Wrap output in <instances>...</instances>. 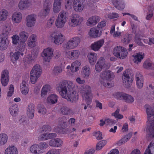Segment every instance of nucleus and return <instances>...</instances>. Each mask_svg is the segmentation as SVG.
Returning <instances> with one entry per match:
<instances>
[{
    "label": "nucleus",
    "instance_id": "1",
    "mask_svg": "<svg viewBox=\"0 0 154 154\" xmlns=\"http://www.w3.org/2000/svg\"><path fill=\"white\" fill-rule=\"evenodd\" d=\"M73 83L64 80L57 85V89L62 97L72 103L75 102L78 99V95L73 90Z\"/></svg>",
    "mask_w": 154,
    "mask_h": 154
},
{
    "label": "nucleus",
    "instance_id": "2",
    "mask_svg": "<svg viewBox=\"0 0 154 154\" xmlns=\"http://www.w3.org/2000/svg\"><path fill=\"white\" fill-rule=\"evenodd\" d=\"M144 107L147 115V134L150 138H154V111L151 110V107L148 104L145 105Z\"/></svg>",
    "mask_w": 154,
    "mask_h": 154
},
{
    "label": "nucleus",
    "instance_id": "3",
    "mask_svg": "<svg viewBox=\"0 0 154 154\" xmlns=\"http://www.w3.org/2000/svg\"><path fill=\"white\" fill-rule=\"evenodd\" d=\"M100 76L101 79L100 80V82L101 84L105 87L110 88L112 87V85L109 82L114 77V74L112 72L109 71H103L101 73Z\"/></svg>",
    "mask_w": 154,
    "mask_h": 154
},
{
    "label": "nucleus",
    "instance_id": "4",
    "mask_svg": "<svg viewBox=\"0 0 154 154\" xmlns=\"http://www.w3.org/2000/svg\"><path fill=\"white\" fill-rule=\"evenodd\" d=\"M42 70L40 65L36 64L33 67L30 73V79L32 84H35L42 74Z\"/></svg>",
    "mask_w": 154,
    "mask_h": 154
},
{
    "label": "nucleus",
    "instance_id": "5",
    "mask_svg": "<svg viewBox=\"0 0 154 154\" xmlns=\"http://www.w3.org/2000/svg\"><path fill=\"white\" fill-rule=\"evenodd\" d=\"M113 55L118 58L123 59L125 58L128 55L126 49L120 46L115 47L113 51Z\"/></svg>",
    "mask_w": 154,
    "mask_h": 154
},
{
    "label": "nucleus",
    "instance_id": "6",
    "mask_svg": "<svg viewBox=\"0 0 154 154\" xmlns=\"http://www.w3.org/2000/svg\"><path fill=\"white\" fill-rule=\"evenodd\" d=\"M82 94L83 97L85 99L87 104H90L92 100L91 87L88 85H85L83 88Z\"/></svg>",
    "mask_w": 154,
    "mask_h": 154
},
{
    "label": "nucleus",
    "instance_id": "7",
    "mask_svg": "<svg viewBox=\"0 0 154 154\" xmlns=\"http://www.w3.org/2000/svg\"><path fill=\"white\" fill-rule=\"evenodd\" d=\"M9 43L7 33H2L0 35V50L6 49L9 46Z\"/></svg>",
    "mask_w": 154,
    "mask_h": 154
},
{
    "label": "nucleus",
    "instance_id": "8",
    "mask_svg": "<svg viewBox=\"0 0 154 154\" xmlns=\"http://www.w3.org/2000/svg\"><path fill=\"white\" fill-rule=\"evenodd\" d=\"M66 11H63L61 12L58 15L56 21V26L58 28L62 27L66 21Z\"/></svg>",
    "mask_w": 154,
    "mask_h": 154
},
{
    "label": "nucleus",
    "instance_id": "9",
    "mask_svg": "<svg viewBox=\"0 0 154 154\" xmlns=\"http://www.w3.org/2000/svg\"><path fill=\"white\" fill-rule=\"evenodd\" d=\"M80 38L76 36L70 38L65 45V47L68 49H74L77 47L80 42Z\"/></svg>",
    "mask_w": 154,
    "mask_h": 154
},
{
    "label": "nucleus",
    "instance_id": "10",
    "mask_svg": "<svg viewBox=\"0 0 154 154\" xmlns=\"http://www.w3.org/2000/svg\"><path fill=\"white\" fill-rule=\"evenodd\" d=\"M83 20V18L76 14H73L70 18L69 25L72 27H75L80 25Z\"/></svg>",
    "mask_w": 154,
    "mask_h": 154
},
{
    "label": "nucleus",
    "instance_id": "11",
    "mask_svg": "<svg viewBox=\"0 0 154 154\" xmlns=\"http://www.w3.org/2000/svg\"><path fill=\"white\" fill-rule=\"evenodd\" d=\"M54 50L51 48H48L43 51L41 56L44 61L45 62H49L51 59L53 54Z\"/></svg>",
    "mask_w": 154,
    "mask_h": 154
},
{
    "label": "nucleus",
    "instance_id": "12",
    "mask_svg": "<svg viewBox=\"0 0 154 154\" xmlns=\"http://www.w3.org/2000/svg\"><path fill=\"white\" fill-rule=\"evenodd\" d=\"M59 123L60 126H59V131H62L63 134H65L67 133L65 128L68 126V123L67 122V119L66 117L64 116L59 119Z\"/></svg>",
    "mask_w": 154,
    "mask_h": 154
},
{
    "label": "nucleus",
    "instance_id": "13",
    "mask_svg": "<svg viewBox=\"0 0 154 154\" xmlns=\"http://www.w3.org/2000/svg\"><path fill=\"white\" fill-rule=\"evenodd\" d=\"M51 6V0H45L44 5V9L40 12V15L44 17L48 15L49 13Z\"/></svg>",
    "mask_w": 154,
    "mask_h": 154
},
{
    "label": "nucleus",
    "instance_id": "14",
    "mask_svg": "<svg viewBox=\"0 0 154 154\" xmlns=\"http://www.w3.org/2000/svg\"><path fill=\"white\" fill-rule=\"evenodd\" d=\"M123 82L127 86L128 88H129L131 85L133 80L130 78L128 73V70H126L123 73V75L122 76Z\"/></svg>",
    "mask_w": 154,
    "mask_h": 154
},
{
    "label": "nucleus",
    "instance_id": "15",
    "mask_svg": "<svg viewBox=\"0 0 154 154\" xmlns=\"http://www.w3.org/2000/svg\"><path fill=\"white\" fill-rule=\"evenodd\" d=\"M84 0H74L73 2V8L76 11L81 12L84 8L83 3Z\"/></svg>",
    "mask_w": 154,
    "mask_h": 154
},
{
    "label": "nucleus",
    "instance_id": "16",
    "mask_svg": "<svg viewBox=\"0 0 154 154\" xmlns=\"http://www.w3.org/2000/svg\"><path fill=\"white\" fill-rule=\"evenodd\" d=\"M9 72L8 70H4L2 73L1 82L2 85L4 86H6L9 81Z\"/></svg>",
    "mask_w": 154,
    "mask_h": 154
},
{
    "label": "nucleus",
    "instance_id": "17",
    "mask_svg": "<svg viewBox=\"0 0 154 154\" xmlns=\"http://www.w3.org/2000/svg\"><path fill=\"white\" fill-rule=\"evenodd\" d=\"M136 85L139 89L142 88L143 84V78L142 75L139 73H137L135 76Z\"/></svg>",
    "mask_w": 154,
    "mask_h": 154
},
{
    "label": "nucleus",
    "instance_id": "18",
    "mask_svg": "<svg viewBox=\"0 0 154 154\" xmlns=\"http://www.w3.org/2000/svg\"><path fill=\"white\" fill-rule=\"evenodd\" d=\"M62 144L63 141L59 138L52 139L49 142V144L50 146L54 147H60Z\"/></svg>",
    "mask_w": 154,
    "mask_h": 154
},
{
    "label": "nucleus",
    "instance_id": "19",
    "mask_svg": "<svg viewBox=\"0 0 154 154\" xmlns=\"http://www.w3.org/2000/svg\"><path fill=\"white\" fill-rule=\"evenodd\" d=\"M36 20L35 15L33 14L29 15L26 17V24L28 27L34 26Z\"/></svg>",
    "mask_w": 154,
    "mask_h": 154
},
{
    "label": "nucleus",
    "instance_id": "20",
    "mask_svg": "<svg viewBox=\"0 0 154 154\" xmlns=\"http://www.w3.org/2000/svg\"><path fill=\"white\" fill-rule=\"evenodd\" d=\"M57 136L55 133H44L42 134L39 137L40 140H45L55 138Z\"/></svg>",
    "mask_w": 154,
    "mask_h": 154
},
{
    "label": "nucleus",
    "instance_id": "21",
    "mask_svg": "<svg viewBox=\"0 0 154 154\" xmlns=\"http://www.w3.org/2000/svg\"><path fill=\"white\" fill-rule=\"evenodd\" d=\"M114 6L118 9L122 10L125 7V3L122 0H112Z\"/></svg>",
    "mask_w": 154,
    "mask_h": 154
},
{
    "label": "nucleus",
    "instance_id": "22",
    "mask_svg": "<svg viewBox=\"0 0 154 154\" xmlns=\"http://www.w3.org/2000/svg\"><path fill=\"white\" fill-rule=\"evenodd\" d=\"M104 42V40L103 39L95 42L91 45V48L95 51H98L101 47Z\"/></svg>",
    "mask_w": 154,
    "mask_h": 154
},
{
    "label": "nucleus",
    "instance_id": "23",
    "mask_svg": "<svg viewBox=\"0 0 154 154\" xmlns=\"http://www.w3.org/2000/svg\"><path fill=\"white\" fill-rule=\"evenodd\" d=\"M69 58L71 60H75L78 58L80 55V52L78 50H73L67 53Z\"/></svg>",
    "mask_w": 154,
    "mask_h": 154
},
{
    "label": "nucleus",
    "instance_id": "24",
    "mask_svg": "<svg viewBox=\"0 0 154 154\" xmlns=\"http://www.w3.org/2000/svg\"><path fill=\"white\" fill-rule=\"evenodd\" d=\"M35 106L34 104H29L27 107V114L28 117L31 119H33L35 112Z\"/></svg>",
    "mask_w": 154,
    "mask_h": 154
},
{
    "label": "nucleus",
    "instance_id": "25",
    "mask_svg": "<svg viewBox=\"0 0 154 154\" xmlns=\"http://www.w3.org/2000/svg\"><path fill=\"white\" fill-rule=\"evenodd\" d=\"M100 18L98 16H94L90 17L88 20L87 25L92 26L96 25L100 20Z\"/></svg>",
    "mask_w": 154,
    "mask_h": 154
},
{
    "label": "nucleus",
    "instance_id": "26",
    "mask_svg": "<svg viewBox=\"0 0 154 154\" xmlns=\"http://www.w3.org/2000/svg\"><path fill=\"white\" fill-rule=\"evenodd\" d=\"M105 60L103 57H101L98 60L95 66V69L97 72H100L105 64Z\"/></svg>",
    "mask_w": 154,
    "mask_h": 154
},
{
    "label": "nucleus",
    "instance_id": "27",
    "mask_svg": "<svg viewBox=\"0 0 154 154\" xmlns=\"http://www.w3.org/2000/svg\"><path fill=\"white\" fill-rule=\"evenodd\" d=\"M53 34H52L51 36L54 38V43L56 45H59L61 44L64 40V38L62 34L60 33L58 35H56L53 36Z\"/></svg>",
    "mask_w": 154,
    "mask_h": 154
},
{
    "label": "nucleus",
    "instance_id": "28",
    "mask_svg": "<svg viewBox=\"0 0 154 154\" xmlns=\"http://www.w3.org/2000/svg\"><path fill=\"white\" fill-rule=\"evenodd\" d=\"M132 134V133L131 132L126 135L124 137H122L121 139L119 140L116 143V144L118 146H121L124 144L130 139Z\"/></svg>",
    "mask_w": 154,
    "mask_h": 154
},
{
    "label": "nucleus",
    "instance_id": "29",
    "mask_svg": "<svg viewBox=\"0 0 154 154\" xmlns=\"http://www.w3.org/2000/svg\"><path fill=\"white\" fill-rule=\"evenodd\" d=\"M88 57L91 65H94L97 58V55L96 53L91 52L88 54Z\"/></svg>",
    "mask_w": 154,
    "mask_h": 154
},
{
    "label": "nucleus",
    "instance_id": "30",
    "mask_svg": "<svg viewBox=\"0 0 154 154\" xmlns=\"http://www.w3.org/2000/svg\"><path fill=\"white\" fill-rule=\"evenodd\" d=\"M133 57H134L133 61L135 63L138 64L140 63L142 59L144 58V54H142V52L137 53L135 55H133Z\"/></svg>",
    "mask_w": 154,
    "mask_h": 154
},
{
    "label": "nucleus",
    "instance_id": "31",
    "mask_svg": "<svg viewBox=\"0 0 154 154\" xmlns=\"http://www.w3.org/2000/svg\"><path fill=\"white\" fill-rule=\"evenodd\" d=\"M12 19L14 22L19 23L21 21L22 19V14L20 12H15L13 14Z\"/></svg>",
    "mask_w": 154,
    "mask_h": 154
},
{
    "label": "nucleus",
    "instance_id": "32",
    "mask_svg": "<svg viewBox=\"0 0 154 154\" xmlns=\"http://www.w3.org/2000/svg\"><path fill=\"white\" fill-rule=\"evenodd\" d=\"M5 154H18L17 149L14 146H9L5 149Z\"/></svg>",
    "mask_w": 154,
    "mask_h": 154
},
{
    "label": "nucleus",
    "instance_id": "33",
    "mask_svg": "<svg viewBox=\"0 0 154 154\" xmlns=\"http://www.w3.org/2000/svg\"><path fill=\"white\" fill-rule=\"evenodd\" d=\"M61 0H55L53 6V11L55 13L58 12L61 8Z\"/></svg>",
    "mask_w": 154,
    "mask_h": 154
},
{
    "label": "nucleus",
    "instance_id": "34",
    "mask_svg": "<svg viewBox=\"0 0 154 154\" xmlns=\"http://www.w3.org/2000/svg\"><path fill=\"white\" fill-rule=\"evenodd\" d=\"M58 96L55 94H53L49 96L47 99L48 103L52 104H55L57 102Z\"/></svg>",
    "mask_w": 154,
    "mask_h": 154
},
{
    "label": "nucleus",
    "instance_id": "35",
    "mask_svg": "<svg viewBox=\"0 0 154 154\" xmlns=\"http://www.w3.org/2000/svg\"><path fill=\"white\" fill-rule=\"evenodd\" d=\"M36 35L35 34H32L29 38L28 44V46L31 48L34 47L36 45Z\"/></svg>",
    "mask_w": 154,
    "mask_h": 154
},
{
    "label": "nucleus",
    "instance_id": "36",
    "mask_svg": "<svg viewBox=\"0 0 154 154\" xmlns=\"http://www.w3.org/2000/svg\"><path fill=\"white\" fill-rule=\"evenodd\" d=\"M20 90L22 94L24 95H26L29 91L28 87L26 85V83L25 81H22L20 85Z\"/></svg>",
    "mask_w": 154,
    "mask_h": 154
},
{
    "label": "nucleus",
    "instance_id": "37",
    "mask_svg": "<svg viewBox=\"0 0 154 154\" xmlns=\"http://www.w3.org/2000/svg\"><path fill=\"white\" fill-rule=\"evenodd\" d=\"M9 111L11 115L13 116H15L18 112V106L16 104L12 105L10 107Z\"/></svg>",
    "mask_w": 154,
    "mask_h": 154
},
{
    "label": "nucleus",
    "instance_id": "38",
    "mask_svg": "<svg viewBox=\"0 0 154 154\" xmlns=\"http://www.w3.org/2000/svg\"><path fill=\"white\" fill-rule=\"evenodd\" d=\"M30 4L28 0H21L19 4V8L20 9L23 10L27 8Z\"/></svg>",
    "mask_w": 154,
    "mask_h": 154
},
{
    "label": "nucleus",
    "instance_id": "39",
    "mask_svg": "<svg viewBox=\"0 0 154 154\" xmlns=\"http://www.w3.org/2000/svg\"><path fill=\"white\" fill-rule=\"evenodd\" d=\"M30 150L32 153L34 154L41 153L38 145L37 144H34L31 146L30 148Z\"/></svg>",
    "mask_w": 154,
    "mask_h": 154
},
{
    "label": "nucleus",
    "instance_id": "40",
    "mask_svg": "<svg viewBox=\"0 0 154 154\" xmlns=\"http://www.w3.org/2000/svg\"><path fill=\"white\" fill-rule=\"evenodd\" d=\"M23 52H20L19 51L15 52L13 54V55L11 57V60L14 64H15L16 61L18 60L19 57L20 56H23Z\"/></svg>",
    "mask_w": 154,
    "mask_h": 154
},
{
    "label": "nucleus",
    "instance_id": "41",
    "mask_svg": "<svg viewBox=\"0 0 154 154\" xmlns=\"http://www.w3.org/2000/svg\"><path fill=\"white\" fill-rule=\"evenodd\" d=\"M51 86L48 85H46L43 86L41 92V96L43 97H45L47 92L51 90Z\"/></svg>",
    "mask_w": 154,
    "mask_h": 154
},
{
    "label": "nucleus",
    "instance_id": "42",
    "mask_svg": "<svg viewBox=\"0 0 154 154\" xmlns=\"http://www.w3.org/2000/svg\"><path fill=\"white\" fill-rule=\"evenodd\" d=\"M19 36L20 42H25L29 36V35L28 33L25 31H23L20 32Z\"/></svg>",
    "mask_w": 154,
    "mask_h": 154
},
{
    "label": "nucleus",
    "instance_id": "43",
    "mask_svg": "<svg viewBox=\"0 0 154 154\" xmlns=\"http://www.w3.org/2000/svg\"><path fill=\"white\" fill-rule=\"evenodd\" d=\"M154 152V143L151 142L146 150L144 154H153Z\"/></svg>",
    "mask_w": 154,
    "mask_h": 154
},
{
    "label": "nucleus",
    "instance_id": "44",
    "mask_svg": "<svg viewBox=\"0 0 154 154\" xmlns=\"http://www.w3.org/2000/svg\"><path fill=\"white\" fill-rule=\"evenodd\" d=\"M99 31V30L95 28H91L89 32V35L92 37H97L98 36Z\"/></svg>",
    "mask_w": 154,
    "mask_h": 154
},
{
    "label": "nucleus",
    "instance_id": "45",
    "mask_svg": "<svg viewBox=\"0 0 154 154\" xmlns=\"http://www.w3.org/2000/svg\"><path fill=\"white\" fill-rule=\"evenodd\" d=\"M8 136L6 134H0V144L2 145L5 144L8 140Z\"/></svg>",
    "mask_w": 154,
    "mask_h": 154
},
{
    "label": "nucleus",
    "instance_id": "46",
    "mask_svg": "<svg viewBox=\"0 0 154 154\" xmlns=\"http://www.w3.org/2000/svg\"><path fill=\"white\" fill-rule=\"evenodd\" d=\"M8 13L7 10L3 9L0 11V21L4 20L7 18Z\"/></svg>",
    "mask_w": 154,
    "mask_h": 154
},
{
    "label": "nucleus",
    "instance_id": "47",
    "mask_svg": "<svg viewBox=\"0 0 154 154\" xmlns=\"http://www.w3.org/2000/svg\"><path fill=\"white\" fill-rule=\"evenodd\" d=\"M38 145L39 149L40 150L41 153H43L44 151V149L48 147V144L45 142H40Z\"/></svg>",
    "mask_w": 154,
    "mask_h": 154
},
{
    "label": "nucleus",
    "instance_id": "48",
    "mask_svg": "<svg viewBox=\"0 0 154 154\" xmlns=\"http://www.w3.org/2000/svg\"><path fill=\"white\" fill-rule=\"evenodd\" d=\"M83 73L85 75V77L88 78L90 73V69L89 67L86 66L83 69Z\"/></svg>",
    "mask_w": 154,
    "mask_h": 154
},
{
    "label": "nucleus",
    "instance_id": "49",
    "mask_svg": "<svg viewBox=\"0 0 154 154\" xmlns=\"http://www.w3.org/2000/svg\"><path fill=\"white\" fill-rule=\"evenodd\" d=\"M106 143L107 141L105 140L100 141L96 145V149L98 150L101 149L106 144Z\"/></svg>",
    "mask_w": 154,
    "mask_h": 154
},
{
    "label": "nucleus",
    "instance_id": "50",
    "mask_svg": "<svg viewBox=\"0 0 154 154\" xmlns=\"http://www.w3.org/2000/svg\"><path fill=\"white\" fill-rule=\"evenodd\" d=\"M63 115H69L71 114V110L68 108L63 106L60 109Z\"/></svg>",
    "mask_w": 154,
    "mask_h": 154
},
{
    "label": "nucleus",
    "instance_id": "51",
    "mask_svg": "<svg viewBox=\"0 0 154 154\" xmlns=\"http://www.w3.org/2000/svg\"><path fill=\"white\" fill-rule=\"evenodd\" d=\"M126 95L124 97V99L126 102L129 103H131L134 101V98L131 96L126 94Z\"/></svg>",
    "mask_w": 154,
    "mask_h": 154
},
{
    "label": "nucleus",
    "instance_id": "52",
    "mask_svg": "<svg viewBox=\"0 0 154 154\" xmlns=\"http://www.w3.org/2000/svg\"><path fill=\"white\" fill-rule=\"evenodd\" d=\"M152 64L148 60L145 61L143 65V67L146 69H152Z\"/></svg>",
    "mask_w": 154,
    "mask_h": 154
},
{
    "label": "nucleus",
    "instance_id": "53",
    "mask_svg": "<svg viewBox=\"0 0 154 154\" xmlns=\"http://www.w3.org/2000/svg\"><path fill=\"white\" fill-rule=\"evenodd\" d=\"M132 35L130 34H126L124 38L123 39L122 41L125 44L129 43L132 39Z\"/></svg>",
    "mask_w": 154,
    "mask_h": 154
},
{
    "label": "nucleus",
    "instance_id": "54",
    "mask_svg": "<svg viewBox=\"0 0 154 154\" xmlns=\"http://www.w3.org/2000/svg\"><path fill=\"white\" fill-rule=\"evenodd\" d=\"M26 45L25 42H20L17 47L18 50L21 52L23 51L25 49Z\"/></svg>",
    "mask_w": 154,
    "mask_h": 154
},
{
    "label": "nucleus",
    "instance_id": "55",
    "mask_svg": "<svg viewBox=\"0 0 154 154\" xmlns=\"http://www.w3.org/2000/svg\"><path fill=\"white\" fill-rule=\"evenodd\" d=\"M12 43L14 45H17L18 41H20L19 36L17 35H14L11 37Z\"/></svg>",
    "mask_w": 154,
    "mask_h": 154
},
{
    "label": "nucleus",
    "instance_id": "56",
    "mask_svg": "<svg viewBox=\"0 0 154 154\" xmlns=\"http://www.w3.org/2000/svg\"><path fill=\"white\" fill-rule=\"evenodd\" d=\"M126 95L125 93L117 92L115 94V97L117 99L122 100L124 99V97H125Z\"/></svg>",
    "mask_w": 154,
    "mask_h": 154
},
{
    "label": "nucleus",
    "instance_id": "57",
    "mask_svg": "<svg viewBox=\"0 0 154 154\" xmlns=\"http://www.w3.org/2000/svg\"><path fill=\"white\" fill-rule=\"evenodd\" d=\"M42 132L50 131H51V127L48 125H43L42 128Z\"/></svg>",
    "mask_w": 154,
    "mask_h": 154
},
{
    "label": "nucleus",
    "instance_id": "58",
    "mask_svg": "<svg viewBox=\"0 0 154 154\" xmlns=\"http://www.w3.org/2000/svg\"><path fill=\"white\" fill-rule=\"evenodd\" d=\"M60 149H53L50 150L46 154H60Z\"/></svg>",
    "mask_w": 154,
    "mask_h": 154
},
{
    "label": "nucleus",
    "instance_id": "59",
    "mask_svg": "<svg viewBox=\"0 0 154 154\" xmlns=\"http://www.w3.org/2000/svg\"><path fill=\"white\" fill-rule=\"evenodd\" d=\"M14 88L12 85H11L9 87V91L8 92L7 96L10 97L11 96L14 92Z\"/></svg>",
    "mask_w": 154,
    "mask_h": 154
},
{
    "label": "nucleus",
    "instance_id": "60",
    "mask_svg": "<svg viewBox=\"0 0 154 154\" xmlns=\"http://www.w3.org/2000/svg\"><path fill=\"white\" fill-rule=\"evenodd\" d=\"M134 41L135 43L137 44L138 45L141 46L142 43L141 42V39L140 37V36L136 35H135L134 37Z\"/></svg>",
    "mask_w": 154,
    "mask_h": 154
},
{
    "label": "nucleus",
    "instance_id": "61",
    "mask_svg": "<svg viewBox=\"0 0 154 154\" xmlns=\"http://www.w3.org/2000/svg\"><path fill=\"white\" fill-rule=\"evenodd\" d=\"M35 59L34 57H32V55H29L28 57L26 58L25 60V62L28 64L32 63V61Z\"/></svg>",
    "mask_w": 154,
    "mask_h": 154
},
{
    "label": "nucleus",
    "instance_id": "62",
    "mask_svg": "<svg viewBox=\"0 0 154 154\" xmlns=\"http://www.w3.org/2000/svg\"><path fill=\"white\" fill-rule=\"evenodd\" d=\"M94 135L95 136L97 140H100L102 139V134L100 131L94 132L93 133Z\"/></svg>",
    "mask_w": 154,
    "mask_h": 154
},
{
    "label": "nucleus",
    "instance_id": "63",
    "mask_svg": "<svg viewBox=\"0 0 154 154\" xmlns=\"http://www.w3.org/2000/svg\"><path fill=\"white\" fill-rule=\"evenodd\" d=\"M119 17V15L116 13H110L108 15V18L110 19L117 18Z\"/></svg>",
    "mask_w": 154,
    "mask_h": 154
},
{
    "label": "nucleus",
    "instance_id": "64",
    "mask_svg": "<svg viewBox=\"0 0 154 154\" xmlns=\"http://www.w3.org/2000/svg\"><path fill=\"white\" fill-rule=\"evenodd\" d=\"M62 69L60 66H57L54 67L53 70V72L55 74H58L61 72Z\"/></svg>",
    "mask_w": 154,
    "mask_h": 154
}]
</instances>
